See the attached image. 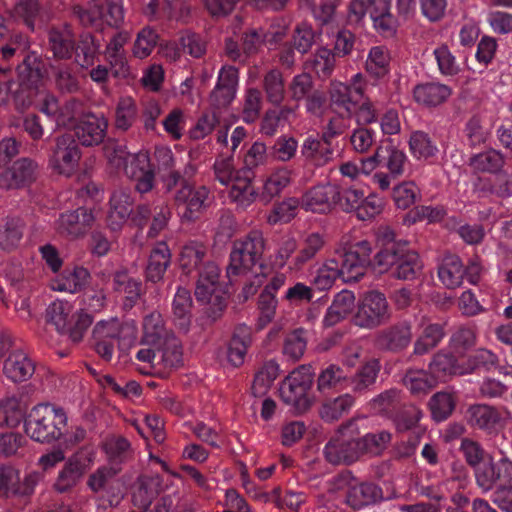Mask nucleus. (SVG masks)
I'll list each match as a JSON object with an SVG mask.
<instances>
[{
  "label": "nucleus",
  "instance_id": "052dcab7",
  "mask_svg": "<svg viewBox=\"0 0 512 512\" xmlns=\"http://www.w3.org/2000/svg\"><path fill=\"white\" fill-rule=\"evenodd\" d=\"M409 147L412 155L418 160H427L438 152L436 144L423 131H415L411 134Z\"/></svg>",
  "mask_w": 512,
  "mask_h": 512
},
{
  "label": "nucleus",
  "instance_id": "bb28decb",
  "mask_svg": "<svg viewBox=\"0 0 512 512\" xmlns=\"http://www.w3.org/2000/svg\"><path fill=\"white\" fill-rule=\"evenodd\" d=\"M34 372V362L21 350L12 352L3 364L4 375L14 383L27 381Z\"/></svg>",
  "mask_w": 512,
  "mask_h": 512
},
{
  "label": "nucleus",
  "instance_id": "ddd939ff",
  "mask_svg": "<svg viewBox=\"0 0 512 512\" xmlns=\"http://www.w3.org/2000/svg\"><path fill=\"white\" fill-rule=\"evenodd\" d=\"M474 476L483 492H488L502 484H510L512 483V462L506 457L498 461H494L491 456L487 457V460L476 468Z\"/></svg>",
  "mask_w": 512,
  "mask_h": 512
},
{
  "label": "nucleus",
  "instance_id": "c9c22d12",
  "mask_svg": "<svg viewBox=\"0 0 512 512\" xmlns=\"http://www.w3.org/2000/svg\"><path fill=\"white\" fill-rule=\"evenodd\" d=\"M329 95L331 104L342 110L343 113L351 118L356 111L358 99L354 89L347 83L332 81L330 84Z\"/></svg>",
  "mask_w": 512,
  "mask_h": 512
},
{
  "label": "nucleus",
  "instance_id": "4be33fe9",
  "mask_svg": "<svg viewBox=\"0 0 512 512\" xmlns=\"http://www.w3.org/2000/svg\"><path fill=\"white\" fill-rule=\"evenodd\" d=\"M38 165L29 158H21L0 173V188H21L32 183L37 176Z\"/></svg>",
  "mask_w": 512,
  "mask_h": 512
},
{
  "label": "nucleus",
  "instance_id": "49530a36",
  "mask_svg": "<svg viewBox=\"0 0 512 512\" xmlns=\"http://www.w3.org/2000/svg\"><path fill=\"white\" fill-rule=\"evenodd\" d=\"M263 90L269 103L277 106L283 103L286 89L283 74L279 69L273 68L265 73Z\"/></svg>",
  "mask_w": 512,
  "mask_h": 512
},
{
  "label": "nucleus",
  "instance_id": "c03bdc74",
  "mask_svg": "<svg viewBox=\"0 0 512 512\" xmlns=\"http://www.w3.org/2000/svg\"><path fill=\"white\" fill-rule=\"evenodd\" d=\"M207 254V247L199 241H189L183 245L179 263L183 271L190 273L193 270L200 271L201 267L206 263L204 258Z\"/></svg>",
  "mask_w": 512,
  "mask_h": 512
},
{
  "label": "nucleus",
  "instance_id": "a878e982",
  "mask_svg": "<svg viewBox=\"0 0 512 512\" xmlns=\"http://www.w3.org/2000/svg\"><path fill=\"white\" fill-rule=\"evenodd\" d=\"M133 206L131 193L126 189L115 190L110 198L107 224L113 231L119 230L128 219Z\"/></svg>",
  "mask_w": 512,
  "mask_h": 512
},
{
  "label": "nucleus",
  "instance_id": "6e6d98bb",
  "mask_svg": "<svg viewBox=\"0 0 512 512\" xmlns=\"http://www.w3.org/2000/svg\"><path fill=\"white\" fill-rule=\"evenodd\" d=\"M138 108L134 99L130 96L121 97L115 109V125L117 129L126 131L136 121Z\"/></svg>",
  "mask_w": 512,
  "mask_h": 512
},
{
  "label": "nucleus",
  "instance_id": "774afa93",
  "mask_svg": "<svg viewBox=\"0 0 512 512\" xmlns=\"http://www.w3.org/2000/svg\"><path fill=\"white\" fill-rule=\"evenodd\" d=\"M301 207L300 199L291 197L277 204L269 214L267 220L270 224L287 223L291 221Z\"/></svg>",
  "mask_w": 512,
  "mask_h": 512
},
{
  "label": "nucleus",
  "instance_id": "e433bc0d",
  "mask_svg": "<svg viewBox=\"0 0 512 512\" xmlns=\"http://www.w3.org/2000/svg\"><path fill=\"white\" fill-rule=\"evenodd\" d=\"M18 74L23 84L36 87L44 82L48 71L36 53H29L18 66Z\"/></svg>",
  "mask_w": 512,
  "mask_h": 512
},
{
  "label": "nucleus",
  "instance_id": "5701e85b",
  "mask_svg": "<svg viewBox=\"0 0 512 512\" xmlns=\"http://www.w3.org/2000/svg\"><path fill=\"white\" fill-rule=\"evenodd\" d=\"M108 122L103 115L88 114L74 128V135L83 146L100 144L107 131Z\"/></svg>",
  "mask_w": 512,
  "mask_h": 512
},
{
  "label": "nucleus",
  "instance_id": "72a5a7b5",
  "mask_svg": "<svg viewBox=\"0 0 512 512\" xmlns=\"http://www.w3.org/2000/svg\"><path fill=\"white\" fill-rule=\"evenodd\" d=\"M49 48L55 58L68 59L75 49V38L67 26L53 27L48 34Z\"/></svg>",
  "mask_w": 512,
  "mask_h": 512
},
{
  "label": "nucleus",
  "instance_id": "dca6fc26",
  "mask_svg": "<svg viewBox=\"0 0 512 512\" xmlns=\"http://www.w3.org/2000/svg\"><path fill=\"white\" fill-rule=\"evenodd\" d=\"M123 172L135 182V189L139 193H147L153 189L155 171L147 150L131 153Z\"/></svg>",
  "mask_w": 512,
  "mask_h": 512
},
{
  "label": "nucleus",
  "instance_id": "a211bd4d",
  "mask_svg": "<svg viewBox=\"0 0 512 512\" xmlns=\"http://www.w3.org/2000/svg\"><path fill=\"white\" fill-rule=\"evenodd\" d=\"M337 197H339V187L337 185L331 183L318 184L303 193L300 198L301 208L313 213H327L336 204Z\"/></svg>",
  "mask_w": 512,
  "mask_h": 512
},
{
  "label": "nucleus",
  "instance_id": "bf43d9fd",
  "mask_svg": "<svg viewBox=\"0 0 512 512\" xmlns=\"http://www.w3.org/2000/svg\"><path fill=\"white\" fill-rule=\"evenodd\" d=\"M24 413L20 400L15 397H6L0 400V427L17 426Z\"/></svg>",
  "mask_w": 512,
  "mask_h": 512
},
{
  "label": "nucleus",
  "instance_id": "7c9ffc66",
  "mask_svg": "<svg viewBox=\"0 0 512 512\" xmlns=\"http://www.w3.org/2000/svg\"><path fill=\"white\" fill-rule=\"evenodd\" d=\"M429 372L437 384L445 382L454 375H465L464 359L460 361L452 354L438 352L429 364Z\"/></svg>",
  "mask_w": 512,
  "mask_h": 512
},
{
  "label": "nucleus",
  "instance_id": "338daca9",
  "mask_svg": "<svg viewBox=\"0 0 512 512\" xmlns=\"http://www.w3.org/2000/svg\"><path fill=\"white\" fill-rule=\"evenodd\" d=\"M158 35L151 27H144L140 30L134 41L132 53L138 59L147 58L154 50Z\"/></svg>",
  "mask_w": 512,
  "mask_h": 512
},
{
  "label": "nucleus",
  "instance_id": "f03ea898",
  "mask_svg": "<svg viewBox=\"0 0 512 512\" xmlns=\"http://www.w3.org/2000/svg\"><path fill=\"white\" fill-rule=\"evenodd\" d=\"M67 415L62 408L50 404H40L27 415L25 433L33 440L51 443L62 438L67 426Z\"/></svg>",
  "mask_w": 512,
  "mask_h": 512
},
{
  "label": "nucleus",
  "instance_id": "20e7f679",
  "mask_svg": "<svg viewBox=\"0 0 512 512\" xmlns=\"http://www.w3.org/2000/svg\"><path fill=\"white\" fill-rule=\"evenodd\" d=\"M375 265L380 273L392 270V275L402 280L416 278L422 270L419 255L406 244L393 243L375 255Z\"/></svg>",
  "mask_w": 512,
  "mask_h": 512
},
{
  "label": "nucleus",
  "instance_id": "b1692460",
  "mask_svg": "<svg viewBox=\"0 0 512 512\" xmlns=\"http://www.w3.org/2000/svg\"><path fill=\"white\" fill-rule=\"evenodd\" d=\"M301 156L307 165L323 167L333 160L334 150L331 144L324 143L322 135H308L300 148Z\"/></svg>",
  "mask_w": 512,
  "mask_h": 512
},
{
  "label": "nucleus",
  "instance_id": "0eeeda50",
  "mask_svg": "<svg viewBox=\"0 0 512 512\" xmlns=\"http://www.w3.org/2000/svg\"><path fill=\"white\" fill-rule=\"evenodd\" d=\"M220 269L211 261L206 262L198 272L195 296L198 302L210 305L213 313L225 307V291L219 281Z\"/></svg>",
  "mask_w": 512,
  "mask_h": 512
},
{
  "label": "nucleus",
  "instance_id": "39448f33",
  "mask_svg": "<svg viewBox=\"0 0 512 512\" xmlns=\"http://www.w3.org/2000/svg\"><path fill=\"white\" fill-rule=\"evenodd\" d=\"M46 317L59 333L68 335L73 342H80L93 322V316L84 309L75 312L73 305L63 300L52 302Z\"/></svg>",
  "mask_w": 512,
  "mask_h": 512
},
{
  "label": "nucleus",
  "instance_id": "6e6552de",
  "mask_svg": "<svg viewBox=\"0 0 512 512\" xmlns=\"http://www.w3.org/2000/svg\"><path fill=\"white\" fill-rule=\"evenodd\" d=\"M313 382V372L310 366H300L292 371L280 386V397L284 403L301 412L306 410L310 401L308 391Z\"/></svg>",
  "mask_w": 512,
  "mask_h": 512
},
{
  "label": "nucleus",
  "instance_id": "e2e57ef3",
  "mask_svg": "<svg viewBox=\"0 0 512 512\" xmlns=\"http://www.w3.org/2000/svg\"><path fill=\"white\" fill-rule=\"evenodd\" d=\"M392 0H375V9L371 10L373 25L380 33L391 34L394 30V18L390 13Z\"/></svg>",
  "mask_w": 512,
  "mask_h": 512
},
{
  "label": "nucleus",
  "instance_id": "79ce46f5",
  "mask_svg": "<svg viewBox=\"0 0 512 512\" xmlns=\"http://www.w3.org/2000/svg\"><path fill=\"white\" fill-rule=\"evenodd\" d=\"M325 238L318 232L304 235L297 247V255L293 258L294 268H300L311 261L323 249Z\"/></svg>",
  "mask_w": 512,
  "mask_h": 512
},
{
  "label": "nucleus",
  "instance_id": "f257e3e1",
  "mask_svg": "<svg viewBox=\"0 0 512 512\" xmlns=\"http://www.w3.org/2000/svg\"><path fill=\"white\" fill-rule=\"evenodd\" d=\"M95 349L99 356L110 361L114 355L115 343L121 351L134 346L138 338V328L134 320L120 321L117 317L98 321L93 327Z\"/></svg>",
  "mask_w": 512,
  "mask_h": 512
},
{
  "label": "nucleus",
  "instance_id": "69168bd1",
  "mask_svg": "<svg viewBox=\"0 0 512 512\" xmlns=\"http://www.w3.org/2000/svg\"><path fill=\"white\" fill-rule=\"evenodd\" d=\"M285 35L283 27L277 31L264 32L263 30H252L246 33L243 38V49L246 53H254L263 42H277Z\"/></svg>",
  "mask_w": 512,
  "mask_h": 512
},
{
  "label": "nucleus",
  "instance_id": "13d9d810",
  "mask_svg": "<svg viewBox=\"0 0 512 512\" xmlns=\"http://www.w3.org/2000/svg\"><path fill=\"white\" fill-rule=\"evenodd\" d=\"M354 397L349 394L340 395L333 400L325 402L321 408V417L326 421H334L348 413L354 406Z\"/></svg>",
  "mask_w": 512,
  "mask_h": 512
},
{
  "label": "nucleus",
  "instance_id": "412c9836",
  "mask_svg": "<svg viewBox=\"0 0 512 512\" xmlns=\"http://www.w3.org/2000/svg\"><path fill=\"white\" fill-rule=\"evenodd\" d=\"M324 454L327 461L332 464H349L360 457L359 445L356 439L340 431L326 444Z\"/></svg>",
  "mask_w": 512,
  "mask_h": 512
},
{
  "label": "nucleus",
  "instance_id": "de8ad7c7",
  "mask_svg": "<svg viewBox=\"0 0 512 512\" xmlns=\"http://www.w3.org/2000/svg\"><path fill=\"white\" fill-rule=\"evenodd\" d=\"M90 273L86 268L76 267L73 270L65 271L53 285L54 290L76 293L88 282Z\"/></svg>",
  "mask_w": 512,
  "mask_h": 512
},
{
  "label": "nucleus",
  "instance_id": "c756f323",
  "mask_svg": "<svg viewBox=\"0 0 512 512\" xmlns=\"http://www.w3.org/2000/svg\"><path fill=\"white\" fill-rule=\"evenodd\" d=\"M161 489V478L158 475L142 476L138 479L133 495V505L138 508L136 512H152L148 510L152 500L158 495ZM155 512V511H153Z\"/></svg>",
  "mask_w": 512,
  "mask_h": 512
},
{
  "label": "nucleus",
  "instance_id": "ea45409f",
  "mask_svg": "<svg viewBox=\"0 0 512 512\" xmlns=\"http://www.w3.org/2000/svg\"><path fill=\"white\" fill-rule=\"evenodd\" d=\"M381 498V490L372 483H360L349 486L346 503L353 509H361Z\"/></svg>",
  "mask_w": 512,
  "mask_h": 512
},
{
  "label": "nucleus",
  "instance_id": "3c124183",
  "mask_svg": "<svg viewBox=\"0 0 512 512\" xmlns=\"http://www.w3.org/2000/svg\"><path fill=\"white\" fill-rule=\"evenodd\" d=\"M504 165V157L501 152L490 149L473 155L469 159V166L479 172L494 173L499 171Z\"/></svg>",
  "mask_w": 512,
  "mask_h": 512
},
{
  "label": "nucleus",
  "instance_id": "603ef678",
  "mask_svg": "<svg viewBox=\"0 0 512 512\" xmlns=\"http://www.w3.org/2000/svg\"><path fill=\"white\" fill-rule=\"evenodd\" d=\"M158 347L157 364L166 368L177 367L182 362V348L179 341L173 336L164 339Z\"/></svg>",
  "mask_w": 512,
  "mask_h": 512
},
{
  "label": "nucleus",
  "instance_id": "9d476101",
  "mask_svg": "<svg viewBox=\"0 0 512 512\" xmlns=\"http://www.w3.org/2000/svg\"><path fill=\"white\" fill-rule=\"evenodd\" d=\"M210 200V191L206 186H193L183 182L176 190L174 203L181 211L183 221L197 220L207 209Z\"/></svg>",
  "mask_w": 512,
  "mask_h": 512
},
{
  "label": "nucleus",
  "instance_id": "2eb2a0df",
  "mask_svg": "<svg viewBox=\"0 0 512 512\" xmlns=\"http://www.w3.org/2000/svg\"><path fill=\"white\" fill-rule=\"evenodd\" d=\"M84 23L96 25L105 22L110 26L119 27L125 18L123 0H106L102 5L98 0H91L87 7L79 12Z\"/></svg>",
  "mask_w": 512,
  "mask_h": 512
},
{
  "label": "nucleus",
  "instance_id": "58836bf2",
  "mask_svg": "<svg viewBox=\"0 0 512 512\" xmlns=\"http://www.w3.org/2000/svg\"><path fill=\"white\" fill-rule=\"evenodd\" d=\"M445 336L444 324L422 322L421 333L414 344V354L424 355L434 349Z\"/></svg>",
  "mask_w": 512,
  "mask_h": 512
},
{
  "label": "nucleus",
  "instance_id": "09e8293b",
  "mask_svg": "<svg viewBox=\"0 0 512 512\" xmlns=\"http://www.w3.org/2000/svg\"><path fill=\"white\" fill-rule=\"evenodd\" d=\"M347 382L348 376L343 369L336 364H330L320 372L317 379V388L320 392L337 388L345 389L348 388Z\"/></svg>",
  "mask_w": 512,
  "mask_h": 512
},
{
  "label": "nucleus",
  "instance_id": "423d86ee",
  "mask_svg": "<svg viewBox=\"0 0 512 512\" xmlns=\"http://www.w3.org/2000/svg\"><path fill=\"white\" fill-rule=\"evenodd\" d=\"M265 240L262 232L253 230L233 243L227 275H246L253 270L262 259Z\"/></svg>",
  "mask_w": 512,
  "mask_h": 512
},
{
  "label": "nucleus",
  "instance_id": "864d4df0",
  "mask_svg": "<svg viewBox=\"0 0 512 512\" xmlns=\"http://www.w3.org/2000/svg\"><path fill=\"white\" fill-rule=\"evenodd\" d=\"M338 278H341L339 260L332 257L326 259L317 269L313 284L318 290L325 291L332 288Z\"/></svg>",
  "mask_w": 512,
  "mask_h": 512
},
{
  "label": "nucleus",
  "instance_id": "4468645a",
  "mask_svg": "<svg viewBox=\"0 0 512 512\" xmlns=\"http://www.w3.org/2000/svg\"><path fill=\"white\" fill-rule=\"evenodd\" d=\"M469 423L489 433H497L511 420L512 414L506 407H494L488 404H475L467 411Z\"/></svg>",
  "mask_w": 512,
  "mask_h": 512
},
{
  "label": "nucleus",
  "instance_id": "393cba45",
  "mask_svg": "<svg viewBox=\"0 0 512 512\" xmlns=\"http://www.w3.org/2000/svg\"><path fill=\"white\" fill-rule=\"evenodd\" d=\"M293 179V170L288 167H277L273 169L264 179L262 190L258 196L264 203L271 202L291 184Z\"/></svg>",
  "mask_w": 512,
  "mask_h": 512
},
{
  "label": "nucleus",
  "instance_id": "473e14b6",
  "mask_svg": "<svg viewBox=\"0 0 512 512\" xmlns=\"http://www.w3.org/2000/svg\"><path fill=\"white\" fill-rule=\"evenodd\" d=\"M355 296L353 292L342 290L333 299L332 304L326 311L323 324L332 327L344 320L354 309Z\"/></svg>",
  "mask_w": 512,
  "mask_h": 512
},
{
  "label": "nucleus",
  "instance_id": "f8f14e48",
  "mask_svg": "<svg viewBox=\"0 0 512 512\" xmlns=\"http://www.w3.org/2000/svg\"><path fill=\"white\" fill-rule=\"evenodd\" d=\"M81 151L74 135L65 133L56 138V145L49 157V166L57 174L71 176L77 169Z\"/></svg>",
  "mask_w": 512,
  "mask_h": 512
},
{
  "label": "nucleus",
  "instance_id": "cd10ccee",
  "mask_svg": "<svg viewBox=\"0 0 512 512\" xmlns=\"http://www.w3.org/2000/svg\"><path fill=\"white\" fill-rule=\"evenodd\" d=\"M380 369L381 364L378 359L372 358L366 361L353 376L348 378V387L356 395L366 394L375 385Z\"/></svg>",
  "mask_w": 512,
  "mask_h": 512
},
{
  "label": "nucleus",
  "instance_id": "f3484780",
  "mask_svg": "<svg viewBox=\"0 0 512 512\" xmlns=\"http://www.w3.org/2000/svg\"><path fill=\"white\" fill-rule=\"evenodd\" d=\"M129 39L130 34L126 31H121L115 34L106 45L104 51L105 59L115 78L128 79L136 77L128 63L124 49Z\"/></svg>",
  "mask_w": 512,
  "mask_h": 512
},
{
  "label": "nucleus",
  "instance_id": "a18cd8bd",
  "mask_svg": "<svg viewBox=\"0 0 512 512\" xmlns=\"http://www.w3.org/2000/svg\"><path fill=\"white\" fill-rule=\"evenodd\" d=\"M113 287L117 292L125 294L123 305L126 309H131L140 298L142 283L125 272H117L113 278Z\"/></svg>",
  "mask_w": 512,
  "mask_h": 512
},
{
  "label": "nucleus",
  "instance_id": "aec40b11",
  "mask_svg": "<svg viewBox=\"0 0 512 512\" xmlns=\"http://www.w3.org/2000/svg\"><path fill=\"white\" fill-rule=\"evenodd\" d=\"M96 215L91 208L80 207L74 211L60 214L56 221V230L62 235L78 237L94 224Z\"/></svg>",
  "mask_w": 512,
  "mask_h": 512
},
{
  "label": "nucleus",
  "instance_id": "9b49d317",
  "mask_svg": "<svg viewBox=\"0 0 512 512\" xmlns=\"http://www.w3.org/2000/svg\"><path fill=\"white\" fill-rule=\"evenodd\" d=\"M390 319L389 305L384 294L369 291L361 299L354 322L357 326L373 329L385 324Z\"/></svg>",
  "mask_w": 512,
  "mask_h": 512
},
{
  "label": "nucleus",
  "instance_id": "4d7b16f0",
  "mask_svg": "<svg viewBox=\"0 0 512 512\" xmlns=\"http://www.w3.org/2000/svg\"><path fill=\"white\" fill-rule=\"evenodd\" d=\"M406 388L415 395L426 394L437 385L436 380L424 370H409L403 378Z\"/></svg>",
  "mask_w": 512,
  "mask_h": 512
},
{
  "label": "nucleus",
  "instance_id": "8fccbe9b",
  "mask_svg": "<svg viewBox=\"0 0 512 512\" xmlns=\"http://www.w3.org/2000/svg\"><path fill=\"white\" fill-rule=\"evenodd\" d=\"M390 55L383 46H374L369 50L365 62L367 73L376 78H381L389 72Z\"/></svg>",
  "mask_w": 512,
  "mask_h": 512
},
{
  "label": "nucleus",
  "instance_id": "2f4dec72",
  "mask_svg": "<svg viewBox=\"0 0 512 512\" xmlns=\"http://www.w3.org/2000/svg\"><path fill=\"white\" fill-rule=\"evenodd\" d=\"M411 339L412 331L410 325L401 323L382 330L376 337V344L381 349L397 351L407 347Z\"/></svg>",
  "mask_w": 512,
  "mask_h": 512
},
{
  "label": "nucleus",
  "instance_id": "a19ab883",
  "mask_svg": "<svg viewBox=\"0 0 512 512\" xmlns=\"http://www.w3.org/2000/svg\"><path fill=\"white\" fill-rule=\"evenodd\" d=\"M169 336L171 334L166 330L163 317L159 312L153 311L144 317L141 344L156 346Z\"/></svg>",
  "mask_w": 512,
  "mask_h": 512
},
{
  "label": "nucleus",
  "instance_id": "4c0bfd02",
  "mask_svg": "<svg viewBox=\"0 0 512 512\" xmlns=\"http://www.w3.org/2000/svg\"><path fill=\"white\" fill-rule=\"evenodd\" d=\"M439 280L448 289L459 287L465 277V267L456 255L445 256L438 268Z\"/></svg>",
  "mask_w": 512,
  "mask_h": 512
},
{
  "label": "nucleus",
  "instance_id": "5fc2aeb1",
  "mask_svg": "<svg viewBox=\"0 0 512 512\" xmlns=\"http://www.w3.org/2000/svg\"><path fill=\"white\" fill-rule=\"evenodd\" d=\"M359 445V454L380 455L391 441V434L385 430L367 433L360 439H356Z\"/></svg>",
  "mask_w": 512,
  "mask_h": 512
},
{
  "label": "nucleus",
  "instance_id": "f704fd0d",
  "mask_svg": "<svg viewBox=\"0 0 512 512\" xmlns=\"http://www.w3.org/2000/svg\"><path fill=\"white\" fill-rule=\"evenodd\" d=\"M171 263V252L165 242H158L151 251L146 267V278L151 282H159Z\"/></svg>",
  "mask_w": 512,
  "mask_h": 512
},
{
  "label": "nucleus",
  "instance_id": "37998d69",
  "mask_svg": "<svg viewBox=\"0 0 512 512\" xmlns=\"http://www.w3.org/2000/svg\"><path fill=\"white\" fill-rule=\"evenodd\" d=\"M192 298L190 291L185 288H178L173 302L172 311L175 324L183 332H188L191 324Z\"/></svg>",
  "mask_w": 512,
  "mask_h": 512
},
{
  "label": "nucleus",
  "instance_id": "6ab92c4d",
  "mask_svg": "<svg viewBox=\"0 0 512 512\" xmlns=\"http://www.w3.org/2000/svg\"><path fill=\"white\" fill-rule=\"evenodd\" d=\"M238 70L233 66H223L216 86L210 94V103L214 109L228 106L235 98L238 87Z\"/></svg>",
  "mask_w": 512,
  "mask_h": 512
},
{
  "label": "nucleus",
  "instance_id": "1a4fd4ad",
  "mask_svg": "<svg viewBox=\"0 0 512 512\" xmlns=\"http://www.w3.org/2000/svg\"><path fill=\"white\" fill-rule=\"evenodd\" d=\"M371 254L372 246L367 240L359 241L345 251L336 250L343 282L352 283L360 280L370 265Z\"/></svg>",
  "mask_w": 512,
  "mask_h": 512
},
{
  "label": "nucleus",
  "instance_id": "7ed1b4c3",
  "mask_svg": "<svg viewBox=\"0 0 512 512\" xmlns=\"http://www.w3.org/2000/svg\"><path fill=\"white\" fill-rule=\"evenodd\" d=\"M213 170L222 185L232 184L229 197L238 206L247 207L254 202L257 192L252 185V175L246 169L237 170L232 156L218 157Z\"/></svg>",
  "mask_w": 512,
  "mask_h": 512
},
{
  "label": "nucleus",
  "instance_id": "c85d7f7f",
  "mask_svg": "<svg viewBox=\"0 0 512 512\" xmlns=\"http://www.w3.org/2000/svg\"><path fill=\"white\" fill-rule=\"evenodd\" d=\"M452 89L439 82H427L416 85L413 89L414 100L424 107H437L448 100Z\"/></svg>",
  "mask_w": 512,
  "mask_h": 512
},
{
  "label": "nucleus",
  "instance_id": "0e129e2a",
  "mask_svg": "<svg viewBox=\"0 0 512 512\" xmlns=\"http://www.w3.org/2000/svg\"><path fill=\"white\" fill-rule=\"evenodd\" d=\"M271 496L274 504L279 509H288L292 512H298L300 507L306 502L307 496L302 491H294L291 489L281 492L280 489H274Z\"/></svg>",
  "mask_w": 512,
  "mask_h": 512
},
{
  "label": "nucleus",
  "instance_id": "680f3d73",
  "mask_svg": "<svg viewBox=\"0 0 512 512\" xmlns=\"http://www.w3.org/2000/svg\"><path fill=\"white\" fill-rule=\"evenodd\" d=\"M498 361L497 355L492 351L484 348L477 349L464 359L465 375L480 368L490 371L497 367Z\"/></svg>",
  "mask_w": 512,
  "mask_h": 512
}]
</instances>
